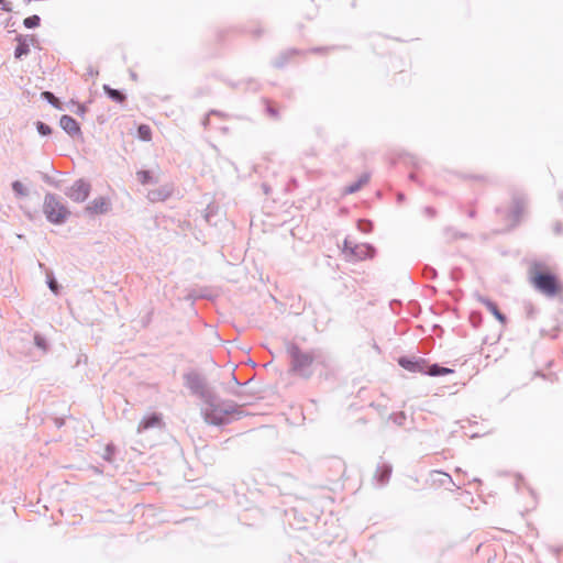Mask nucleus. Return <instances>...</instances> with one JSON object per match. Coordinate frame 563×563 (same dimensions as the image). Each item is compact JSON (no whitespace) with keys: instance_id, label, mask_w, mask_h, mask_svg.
<instances>
[{"instance_id":"obj_1","label":"nucleus","mask_w":563,"mask_h":563,"mask_svg":"<svg viewBox=\"0 0 563 563\" xmlns=\"http://www.w3.org/2000/svg\"><path fill=\"white\" fill-rule=\"evenodd\" d=\"M291 360V371L302 377H310L314 371H319L320 375H327L329 366L325 360L316 357L310 352L300 350L297 345L288 347Z\"/></svg>"},{"instance_id":"obj_2","label":"nucleus","mask_w":563,"mask_h":563,"mask_svg":"<svg viewBox=\"0 0 563 563\" xmlns=\"http://www.w3.org/2000/svg\"><path fill=\"white\" fill-rule=\"evenodd\" d=\"M530 283L534 288L548 297H554L563 289L554 274L541 271L538 267H533L530 271Z\"/></svg>"},{"instance_id":"obj_3","label":"nucleus","mask_w":563,"mask_h":563,"mask_svg":"<svg viewBox=\"0 0 563 563\" xmlns=\"http://www.w3.org/2000/svg\"><path fill=\"white\" fill-rule=\"evenodd\" d=\"M43 209L46 218L53 223H62L69 214L67 208L54 195L45 196Z\"/></svg>"},{"instance_id":"obj_4","label":"nucleus","mask_w":563,"mask_h":563,"mask_svg":"<svg viewBox=\"0 0 563 563\" xmlns=\"http://www.w3.org/2000/svg\"><path fill=\"white\" fill-rule=\"evenodd\" d=\"M90 194V184L79 179L69 188L67 196L76 202L85 201Z\"/></svg>"},{"instance_id":"obj_5","label":"nucleus","mask_w":563,"mask_h":563,"mask_svg":"<svg viewBox=\"0 0 563 563\" xmlns=\"http://www.w3.org/2000/svg\"><path fill=\"white\" fill-rule=\"evenodd\" d=\"M173 192H174L173 184H165L157 188L148 190L146 197L151 202H163V201H166L168 198H170Z\"/></svg>"},{"instance_id":"obj_6","label":"nucleus","mask_w":563,"mask_h":563,"mask_svg":"<svg viewBox=\"0 0 563 563\" xmlns=\"http://www.w3.org/2000/svg\"><path fill=\"white\" fill-rule=\"evenodd\" d=\"M399 365L405 369L413 373H424V361L421 358L410 360L407 357H401L398 361Z\"/></svg>"},{"instance_id":"obj_7","label":"nucleus","mask_w":563,"mask_h":563,"mask_svg":"<svg viewBox=\"0 0 563 563\" xmlns=\"http://www.w3.org/2000/svg\"><path fill=\"white\" fill-rule=\"evenodd\" d=\"M59 124L63 130L73 136L80 134V126L78 122L70 115H63L59 120Z\"/></svg>"},{"instance_id":"obj_8","label":"nucleus","mask_w":563,"mask_h":563,"mask_svg":"<svg viewBox=\"0 0 563 563\" xmlns=\"http://www.w3.org/2000/svg\"><path fill=\"white\" fill-rule=\"evenodd\" d=\"M109 209V201L104 197H99L92 200L88 207L87 210L91 213H103Z\"/></svg>"},{"instance_id":"obj_9","label":"nucleus","mask_w":563,"mask_h":563,"mask_svg":"<svg viewBox=\"0 0 563 563\" xmlns=\"http://www.w3.org/2000/svg\"><path fill=\"white\" fill-rule=\"evenodd\" d=\"M368 181H369V174L364 173L358 177V179L355 183L346 186L343 189V194L344 195L354 194V192L358 191L362 187H364Z\"/></svg>"},{"instance_id":"obj_10","label":"nucleus","mask_w":563,"mask_h":563,"mask_svg":"<svg viewBox=\"0 0 563 563\" xmlns=\"http://www.w3.org/2000/svg\"><path fill=\"white\" fill-rule=\"evenodd\" d=\"M162 423V419L156 413H153L148 417H145L139 424V432L141 431H144V430H147V429H151V428H155V427H159Z\"/></svg>"},{"instance_id":"obj_11","label":"nucleus","mask_w":563,"mask_h":563,"mask_svg":"<svg viewBox=\"0 0 563 563\" xmlns=\"http://www.w3.org/2000/svg\"><path fill=\"white\" fill-rule=\"evenodd\" d=\"M135 175L136 179L142 185H148L156 180L155 174L151 170H139Z\"/></svg>"},{"instance_id":"obj_12","label":"nucleus","mask_w":563,"mask_h":563,"mask_svg":"<svg viewBox=\"0 0 563 563\" xmlns=\"http://www.w3.org/2000/svg\"><path fill=\"white\" fill-rule=\"evenodd\" d=\"M482 302L485 305L487 310L493 313L497 320H499L501 323H505L506 318L505 316L499 311L497 305L488 299L482 300Z\"/></svg>"},{"instance_id":"obj_13","label":"nucleus","mask_w":563,"mask_h":563,"mask_svg":"<svg viewBox=\"0 0 563 563\" xmlns=\"http://www.w3.org/2000/svg\"><path fill=\"white\" fill-rule=\"evenodd\" d=\"M424 373L430 376H440V375L451 374V373H453V369L446 368V367H441V366L434 364V365H431L430 367H428L427 371L424 369Z\"/></svg>"},{"instance_id":"obj_14","label":"nucleus","mask_w":563,"mask_h":563,"mask_svg":"<svg viewBox=\"0 0 563 563\" xmlns=\"http://www.w3.org/2000/svg\"><path fill=\"white\" fill-rule=\"evenodd\" d=\"M12 189L18 198H24L29 194L26 185L20 180L12 183Z\"/></svg>"},{"instance_id":"obj_15","label":"nucleus","mask_w":563,"mask_h":563,"mask_svg":"<svg viewBox=\"0 0 563 563\" xmlns=\"http://www.w3.org/2000/svg\"><path fill=\"white\" fill-rule=\"evenodd\" d=\"M103 90L107 92V95L117 102H123L125 100V97L122 92L119 90L112 89L109 86L104 85Z\"/></svg>"},{"instance_id":"obj_16","label":"nucleus","mask_w":563,"mask_h":563,"mask_svg":"<svg viewBox=\"0 0 563 563\" xmlns=\"http://www.w3.org/2000/svg\"><path fill=\"white\" fill-rule=\"evenodd\" d=\"M139 137L143 141H150L152 139V130L148 125L142 124L137 129Z\"/></svg>"},{"instance_id":"obj_17","label":"nucleus","mask_w":563,"mask_h":563,"mask_svg":"<svg viewBox=\"0 0 563 563\" xmlns=\"http://www.w3.org/2000/svg\"><path fill=\"white\" fill-rule=\"evenodd\" d=\"M30 48L25 42L20 41L19 45L15 48L14 55L16 58L22 57L29 53Z\"/></svg>"},{"instance_id":"obj_18","label":"nucleus","mask_w":563,"mask_h":563,"mask_svg":"<svg viewBox=\"0 0 563 563\" xmlns=\"http://www.w3.org/2000/svg\"><path fill=\"white\" fill-rule=\"evenodd\" d=\"M34 343H35V345H36L38 349L43 350L44 352L47 350V343H46V340H45L42 335H40V334H35V335H34Z\"/></svg>"},{"instance_id":"obj_19","label":"nucleus","mask_w":563,"mask_h":563,"mask_svg":"<svg viewBox=\"0 0 563 563\" xmlns=\"http://www.w3.org/2000/svg\"><path fill=\"white\" fill-rule=\"evenodd\" d=\"M38 23H40V18L37 15H32L24 20V25L29 29L37 26Z\"/></svg>"},{"instance_id":"obj_20","label":"nucleus","mask_w":563,"mask_h":563,"mask_svg":"<svg viewBox=\"0 0 563 563\" xmlns=\"http://www.w3.org/2000/svg\"><path fill=\"white\" fill-rule=\"evenodd\" d=\"M433 475L438 476V481L441 483V484H450L452 482L451 479V476L449 474H445V473H442V472H439V471H435L433 473Z\"/></svg>"},{"instance_id":"obj_21","label":"nucleus","mask_w":563,"mask_h":563,"mask_svg":"<svg viewBox=\"0 0 563 563\" xmlns=\"http://www.w3.org/2000/svg\"><path fill=\"white\" fill-rule=\"evenodd\" d=\"M37 130L43 135H47L51 133V128L42 122L37 124Z\"/></svg>"},{"instance_id":"obj_22","label":"nucleus","mask_w":563,"mask_h":563,"mask_svg":"<svg viewBox=\"0 0 563 563\" xmlns=\"http://www.w3.org/2000/svg\"><path fill=\"white\" fill-rule=\"evenodd\" d=\"M48 287L55 295L58 294V284L55 279H49Z\"/></svg>"},{"instance_id":"obj_23","label":"nucleus","mask_w":563,"mask_h":563,"mask_svg":"<svg viewBox=\"0 0 563 563\" xmlns=\"http://www.w3.org/2000/svg\"><path fill=\"white\" fill-rule=\"evenodd\" d=\"M43 96H44L47 100H49L51 102L56 101V98H55V97H54V95H53L52 92H49V91H45V92H43Z\"/></svg>"},{"instance_id":"obj_24","label":"nucleus","mask_w":563,"mask_h":563,"mask_svg":"<svg viewBox=\"0 0 563 563\" xmlns=\"http://www.w3.org/2000/svg\"><path fill=\"white\" fill-rule=\"evenodd\" d=\"M267 111L269 112V114L272 117H276L277 115V111L271 104L267 107Z\"/></svg>"}]
</instances>
